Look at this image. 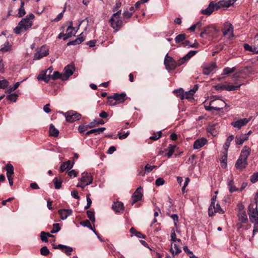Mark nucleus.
Returning a JSON list of instances; mask_svg holds the SVG:
<instances>
[{"instance_id":"nucleus-1","label":"nucleus","mask_w":258,"mask_h":258,"mask_svg":"<svg viewBox=\"0 0 258 258\" xmlns=\"http://www.w3.org/2000/svg\"><path fill=\"white\" fill-rule=\"evenodd\" d=\"M236 0H222L218 3L212 1L210 3L208 7L204 10H201V13L205 15L210 16L215 11L220 9H225L232 6Z\"/></svg>"},{"instance_id":"nucleus-29","label":"nucleus","mask_w":258,"mask_h":258,"mask_svg":"<svg viewBox=\"0 0 258 258\" xmlns=\"http://www.w3.org/2000/svg\"><path fill=\"white\" fill-rule=\"evenodd\" d=\"M85 40V38H84L83 36L82 35V33L78 36V37L73 41H71L67 43L68 45H77L81 43L83 41H84Z\"/></svg>"},{"instance_id":"nucleus-21","label":"nucleus","mask_w":258,"mask_h":258,"mask_svg":"<svg viewBox=\"0 0 258 258\" xmlns=\"http://www.w3.org/2000/svg\"><path fill=\"white\" fill-rule=\"evenodd\" d=\"M58 213L60 216L61 220L66 219L68 216L71 215L73 213V211L71 209H60L58 211Z\"/></svg>"},{"instance_id":"nucleus-43","label":"nucleus","mask_w":258,"mask_h":258,"mask_svg":"<svg viewBox=\"0 0 258 258\" xmlns=\"http://www.w3.org/2000/svg\"><path fill=\"white\" fill-rule=\"evenodd\" d=\"M241 86V84L238 86H233L230 85H225V90L228 91L237 90L240 88Z\"/></svg>"},{"instance_id":"nucleus-10","label":"nucleus","mask_w":258,"mask_h":258,"mask_svg":"<svg viewBox=\"0 0 258 258\" xmlns=\"http://www.w3.org/2000/svg\"><path fill=\"white\" fill-rule=\"evenodd\" d=\"M75 70V66L73 64H68L63 69L62 74V80H67L73 74Z\"/></svg>"},{"instance_id":"nucleus-24","label":"nucleus","mask_w":258,"mask_h":258,"mask_svg":"<svg viewBox=\"0 0 258 258\" xmlns=\"http://www.w3.org/2000/svg\"><path fill=\"white\" fill-rule=\"evenodd\" d=\"M250 148L245 146L243 148L239 157L247 161V158L250 154Z\"/></svg>"},{"instance_id":"nucleus-64","label":"nucleus","mask_w":258,"mask_h":258,"mask_svg":"<svg viewBox=\"0 0 258 258\" xmlns=\"http://www.w3.org/2000/svg\"><path fill=\"white\" fill-rule=\"evenodd\" d=\"M164 183V180L162 178H159L156 179L155 184L157 186H160Z\"/></svg>"},{"instance_id":"nucleus-22","label":"nucleus","mask_w":258,"mask_h":258,"mask_svg":"<svg viewBox=\"0 0 258 258\" xmlns=\"http://www.w3.org/2000/svg\"><path fill=\"white\" fill-rule=\"evenodd\" d=\"M207 142L208 141L205 138H201L197 139L195 141V149H198L202 148L207 144Z\"/></svg>"},{"instance_id":"nucleus-28","label":"nucleus","mask_w":258,"mask_h":258,"mask_svg":"<svg viewBox=\"0 0 258 258\" xmlns=\"http://www.w3.org/2000/svg\"><path fill=\"white\" fill-rule=\"evenodd\" d=\"M205 27L204 24L202 21H199L195 24V33L196 34V37L199 35V33L200 31L203 30V27Z\"/></svg>"},{"instance_id":"nucleus-14","label":"nucleus","mask_w":258,"mask_h":258,"mask_svg":"<svg viewBox=\"0 0 258 258\" xmlns=\"http://www.w3.org/2000/svg\"><path fill=\"white\" fill-rule=\"evenodd\" d=\"M222 32L224 36H228L229 37L233 36V28L232 24L229 22H226Z\"/></svg>"},{"instance_id":"nucleus-11","label":"nucleus","mask_w":258,"mask_h":258,"mask_svg":"<svg viewBox=\"0 0 258 258\" xmlns=\"http://www.w3.org/2000/svg\"><path fill=\"white\" fill-rule=\"evenodd\" d=\"M49 49L45 46H42L39 51L36 52L34 55V60H39L43 57L46 56L49 54Z\"/></svg>"},{"instance_id":"nucleus-41","label":"nucleus","mask_w":258,"mask_h":258,"mask_svg":"<svg viewBox=\"0 0 258 258\" xmlns=\"http://www.w3.org/2000/svg\"><path fill=\"white\" fill-rule=\"evenodd\" d=\"M5 168L7 171V176H12L14 173V167L12 164H8L6 165Z\"/></svg>"},{"instance_id":"nucleus-53","label":"nucleus","mask_w":258,"mask_h":258,"mask_svg":"<svg viewBox=\"0 0 258 258\" xmlns=\"http://www.w3.org/2000/svg\"><path fill=\"white\" fill-rule=\"evenodd\" d=\"M161 134V131H159L156 133H154L152 136L150 137V139L151 140L156 141L160 138Z\"/></svg>"},{"instance_id":"nucleus-20","label":"nucleus","mask_w":258,"mask_h":258,"mask_svg":"<svg viewBox=\"0 0 258 258\" xmlns=\"http://www.w3.org/2000/svg\"><path fill=\"white\" fill-rule=\"evenodd\" d=\"M247 164V160L239 157L236 162L235 167L237 169L242 170L246 167Z\"/></svg>"},{"instance_id":"nucleus-26","label":"nucleus","mask_w":258,"mask_h":258,"mask_svg":"<svg viewBox=\"0 0 258 258\" xmlns=\"http://www.w3.org/2000/svg\"><path fill=\"white\" fill-rule=\"evenodd\" d=\"M74 163L71 164V161L68 160L67 162H63L59 168V172H63L67 169H71L73 167Z\"/></svg>"},{"instance_id":"nucleus-32","label":"nucleus","mask_w":258,"mask_h":258,"mask_svg":"<svg viewBox=\"0 0 258 258\" xmlns=\"http://www.w3.org/2000/svg\"><path fill=\"white\" fill-rule=\"evenodd\" d=\"M105 130H106V128L104 127H101L98 128L92 129V130L89 131L88 132H87L86 133V135L88 136L91 134H95V135L100 134V133L103 132Z\"/></svg>"},{"instance_id":"nucleus-3","label":"nucleus","mask_w":258,"mask_h":258,"mask_svg":"<svg viewBox=\"0 0 258 258\" xmlns=\"http://www.w3.org/2000/svg\"><path fill=\"white\" fill-rule=\"evenodd\" d=\"M218 29L215 25L211 24L203 27V30L200 34L199 36L204 39H211L218 33Z\"/></svg>"},{"instance_id":"nucleus-4","label":"nucleus","mask_w":258,"mask_h":258,"mask_svg":"<svg viewBox=\"0 0 258 258\" xmlns=\"http://www.w3.org/2000/svg\"><path fill=\"white\" fill-rule=\"evenodd\" d=\"M121 10L117 11L113 14L110 18L109 22L111 27L116 32L122 26L123 22L120 16Z\"/></svg>"},{"instance_id":"nucleus-9","label":"nucleus","mask_w":258,"mask_h":258,"mask_svg":"<svg viewBox=\"0 0 258 258\" xmlns=\"http://www.w3.org/2000/svg\"><path fill=\"white\" fill-rule=\"evenodd\" d=\"M164 64L168 70L174 69L177 66V61L176 62L171 57L168 56V54H166L164 59Z\"/></svg>"},{"instance_id":"nucleus-27","label":"nucleus","mask_w":258,"mask_h":258,"mask_svg":"<svg viewBox=\"0 0 258 258\" xmlns=\"http://www.w3.org/2000/svg\"><path fill=\"white\" fill-rule=\"evenodd\" d=\"M37 79L39 80H43L45 82H48L51 79V76L48 75L45 72L42 71L38 76Z\"/></svg>"},{"instance_id":"nucleus-59","label":"nucleus","mask_w":258,"mask_h":258,"mask_svg":"<svg viewBox=\"0 0 258 258\" xmlns=\"http://www.w3.org/2000/svg\"><path fill=\"white\" fill-rule=\"evenodd\" d=\"M73 251V248L72 247H69L66 245V247H64L63 251L65 253L68 255H70L71 254V252Z\"/></svg>"},{"instance_id":"nucleus-44","label":"nucleus","mask_w":258,"mask_h":258,"mask_svg":"<svg viewBox=\"0 0 258 258\" xmlns=\"http://www.w3.org/2000/svg\"><path fill=\"white\" fill-rule=\"evenodd\" d=\"M25 11L24 9V2L21 1V6L19 9V16L20 17H23L25 14Z\"/></svg>"},{"instance_id":"nucleus-40","label":"nucleus","mask_w":258,"mask_h":258,"mask_svg":"<svg viewBox=\"0 0 258 258\" xmlns=\"http://www.w3.org/2000/svg\"><path fill=\"white\" fill-rule=\"evenodd\" d=\"M81 225L84 226V227H87L88 228H89L90 229H91V230L93 231V232L95 234H97V232H96V231L95 230V229H93V228H92L91 225V223L90 222V221L88 220H86L84 221H82L80 223Z\"/></svg>"},{"instance_id":"nucleus-56","label":"nucleus","mask_w":258,"mask_h":258,"mask_svg":"<svg viewBox=\"0 0 258 258\" xmlns=\"http://www.w3.org/2000/svg\"><path fill=\"white\" fill-rule=\"evenodd\" d=\"M252 183H255L258 181V172L254 173L250 177V179Z\"/></svg>"},{"instance_id":"nucleus-7","label":"nucleus","mask_w":258,"mask_h":258,"mask_svg":"<svg viewBox=\"0 0 258 258\" xmlns=\"http://www.w3.org/2000/svg\"><path fill=\"white\" fill-rule=\"evenodd\" d=\"M66 120L68 122H73L78 120L81 118V115L74 111H68L64 114Z\"/></svg>"},{"instance_id":"nucleus-5","label":"nucleus","mask_w":258,"mask_h":258,"mask_svg":"<svg viewBox=\"0 0 258 258\" xmlns=\"http://www.w3.org/2000/svg\"><path fill=\"white\" fill-rule=\"evenodd\" d=\"M226 104L225 102L220 99L213 100L210 101L209 106H205V109L208 111L212 110H220L222 109L224 106H226Z\"/></svg>"},{"instance_id":"nucleus-37","label":"nucleus","mask_w":258,"mask_h":258,"mask_svg":"<svg viewBox=\"0 0 258 258\" xmlns=\"http://www.w3.org/2000/svg\"><path fill=\"white\" fill-rule=\"evenodd\" d=\"M104 122L102 120H97L94 119L93 121L90 122L88 124V127L89 128L97 126L99 124H103Z\"/></svg>"},{"instance_id":"nucleus-23","label":"nucleus","mask_w":258,"mask_h":258,"mask_svg":"<svg viewBox=\"0 0 258 258\" xmlns=\"http://www.w3.org/2000/svg\"><path fill=\"white\" fill-rule=\"evenodd\" d=\"M194 56V50H190L187 54L177 60V65L179 66L183 64Z\"/></svg>"},{"instance_id":"nucleus-36","label":"nucleus","mask_w":258,"mask_h":258,"mask_svg":"<svg viewBox=\"0 0 258 258\" xmlns=\"http://www.w3.org/2000/svg\"><path fill=\"white\" fill-rule=\"evenodd\" d=\"M227 184L229 187V191L231 193L239 190L234 185V182L232 179L229 180Z\"/></svg>"},{"instance_id":"nucleus-48","label":"nucleus","mask_w":258,"mask_h":258,"mask_svg":"<svg viewBox=\"0 0 258 258\" xmlns=\"http://www.w3.org/2000/svg\"><path fill=\"white\" fill-rule=\"evenodd\" d=\"M21 82H18L16 83L14 86L13 87H10L7 90V92L9 93H12L13 91H15L16 89H17L19 85H20Z\"/></svg>"},{"instance_id":"nucleus-35","label":"nucleus","mask_w":258,"mask_h":258,"mask_svg":"<svg viewBox=\"0 0 258 258\" xmlns=\"http://www.w3.org/2000/svg\"><path fill=\"white\" fill-rule=\"evenodd\" d=\"M49 133L50 136L57 137L58 136L59 131L52 124H51L49 127Z\"/></svg>"},{"instance_id":"nucleus-45","label":"nucleus","mask_w":258,"mask_h":258,"mask_svg":"<svg viewBox=\"0 0 258 258\" xmlns=\"http://www.w3.org/2000/svg\"><path fill=\"white\" fill-rule=\"evenodd\" d=\"M18 97V95L16 93H12L7 96L6 98L8 100L15 102L17 100Z\"/></svg>"},{"instance_id":"nucleus-16","label":"nucleus","mask_w":258,"mask_h":258,"mask_svg":"<svg viewBox=\"0 0 258 258\" xmlns=\"http://www.w3.org/2000/svg\"><path fill=\"white\" fill-rule=\"evenodd\" d=\"M181 241L179 243L171 242L170 251L173 255H176L181 252Z\"/></svg>"},{"instance_id":"nucleus-58","label":"nucleus","mask_w":258,"mask_h":258,"mask_svg":"<svg viewBox=\"0 0 258 258\" xmlns=\"http://www.w3.org/2000/svg\"><path fill=\"white\" fill-rule=\"evenodd\" d=\"M175 148V146L170 145V146L169 147V148H168L169 150H168V152L167 153V156L168 158H170L172 155V154L174 151Z\"/></svg>"},{"instance_id":"nucleus-63","label":"nucleus","mask_w":258,"mask_h":258,"mask_svg":"<svg viewBox=\"0 0 258 258\" xmlns=\"http://www.w3.org/2000/svg\"><path fill=\"white\" fill-rule=\"evenodd\" d=\"M121 2H120L119 1L117 2L116 3L115 6L113 8L112 11L115 13L117 11H119L120 10H118V9L121 7Z\"/></svg>"},{"instance_id":"nucleus-39","label":"nucleus","mask_w":258,"mask_h":258,"mask_svg":"<svg viewBox=\"0 0 258 258\" xmlns=\"http://www.w3.org/2000/svg\"><path fill=\"white\" fill-rule=\"evenodd\" d=\"M173 93L176 96L180 98L181 100L184 99V92L182 88H179L173 91Z\"/></svg>"},{"instance_id":"nucleus-50","label":"nucleus","mask_w":258,"mask_h":258,"mask_svg":"<svg viewBox=\"0 0 258 258\" xmlns=\"http://www.w3.org/2000/svg\"><path fill=\"white\" fill-rule=\"evenodd\" d=\"M87 214L88 217L89 218L90 220H91L93 222H94L95 221L94 212L93 211L88 210L87 211Z\"/></svg>"},{"instance_id":"nucleus-30","label":"nucleus","mask_w":258,"mask_h":258,"mask_svg":"<svg viewBox=\"0 0 258 258\" xmlns=\"http://www.w3.org/2000/svg\"><path fill=\"white\" fill-rule=\"evenodd\" d=\"M238 217L239 220L242 223H245L247 221V217L246 212L243 210H239V211L238 213Z\"/></svg>"},{"instance_id":"nucleus-12","label":"nucleus","mask_w":258,"mask_h":258,"mask_svg":"<svg viewBox=\"0 0 258 258\" xmlns=\"http://www.w3.org/2000/svg\"><path fill=\"white\" fill-rule=\"evenodd\" d=\"M143 189L141 187L137 188L132 196L133 201L131 205L133 206L136 203L141 200L143 197Z\"/></svg>"},{"instance_id":"nucleus-34","label":"nucleus","mask_w":258,"mask_h":258,"mask_svg":"<svg viewBox=\"0 0 258 258\" xmlns=\"http://www.w3.org/2000/svg\"><path fill=\"white\" fill-rule=\"evenodd\" d=\"M184 99L189 101L194 99V89H190L189 91L184 92Z\"/></svg>"},{"instance_id":"nucleus-47","label":"nucleus","mask_w":258,"mask_h":258,"mask_svg":"<svg viewBox=\"0 0 258 258\" xmlns=\"http://www.w3.org/2000/svg\"><path fill=\"white\" fill-rule=\"evenodd\" d=\"M51 79L52 80H56L61 79L62 80V74H60L58 72H54L52 75L51 76Z\"/></svg>"},{"instance_id":"nucleus-60","label":"nucleus","mask_w":258,"mask_h":258,"mask_svg":"<svg viewBox=\"0 0 258 258\" xmlns=\"http://www.w3.org/2000/svg\"><path fill=\"white\" fill-rule=\"evenodd\" d=\"M90 194H88L87 195V205L85 206V209H88L91 206L92 204V201L90 198Z\"/></svg>"},{"instance_id":"nucleus-38","label":"nucleus","mask_w":258,"mask_h":258,"mask_svg":"<svg viewBox=\"0 0 258 258\" xmlns=\"http://www.w3.org/2000/svg\"><path fill=\"white\" fill-rule=\"evenodd\" d=\"M215 126V124H210L207 128V131L213 136H215L217 134V131L216 130Z\"/></svg>"},{"instance_id":"nucleus-42","label":"nucleus","mask_w":258,"mask_h":258,"mask_svg":"<svg viewBox=\"0 0 258 258\" xmlns=\"http://www.w3.org/2000/svg\"><path fill=\"white\" fill-rule=\"evenodd\" d=\"M171 241V242H180L181 240L176 237V234L174 230H173L170 234Z\"/></svg>"},{"instance_id":"nucleus-33","label":"nucleus","mask_w":258,"mask_h":258,"mask_svg":"<svg viewBox=\"0 0 258 258\" xmlns=\"http://www.w3.org/2000/svg\"><path fill=\"white\" fill-rule=\"evenodd\" d=\"M90 179H93L91 176L87 172H83L82 174V177L79 179V181L86 183L87 181H89Z\"/></svg>"},{"instance_id":"nucleus-6","label":"nucleus","mask_w":258,"mask_h":258,"mask_svg":"<svg viewBox=\"0 0 258 258\" xmlns=\"http://www.w3.org/2000/svg\"><path fill=\"white\" fill-rule=\"evenodd\" d=\"M248 215L250 221L254 224H258V210L257 206L253 208V205H250L248 207Z\"/></svg>"},{"instance_id":"nucleus-25","label":"nucleus","mask_w":258,"mask_h":258,"mask_svg":"<svg viewBox=\"0 0 258 258\" xmlns=\"http://www.w3.org/2000/svg\"><path fill=\"white\" fill-rule=\"evenodd\" d=\"M112 208L115 212H121L124 210L123 204L120 202H114Z\"/></svg>"},{"instance_id":"nucleus-2","label":"nucleus","mask_w":258,"mask_h":258,"mask_svg":"<svg viewBox=\"0 0 258 258\" xmlns=\"http://www.w3.org/2000/svg\"><path fill=\"white\" fill-rule=\"evenodd\" d=\"M34 18L33 14H30L25 18L23 19L18 24V25L14 29L16 34H20L21 32L26 31L31 27L33 22L32 20Z\"/></svg>"},{"instance_id":"nucleus-13","label":"nucleus","mask_w":258,"mask_h":258,"mask_svg":"<svg viewBox=\"0 0 258 258\" xmlns=\"http://www.w3.org/2000/svg\"><path fill=\"white\" fill-rule=\"evenodd\" d=\"M251 117L249 118H242L231 122V124L235 128L240 129L242 126L245 125L250 120Z\"/></svg>"},{"instance_id":"nucleus-55","label":"nucleus","mask_w":258,"mask_h":258,"mask_svg":"<svg viewBox=\"0 0 258 258\" xmlns=\"http://www.w3.org/2000/svg\"><path fill=\"white\" fill-rule=\"evenodd\" d=\"M9 82L7 80L0 81V89H5L9 85Z\"/></svg>"},{"instance_id":"nucleus-17","label":"nucleus","mask_w":258,"mask_h":258,"mask_svg":"<svg viewBox=\"0 0 258 258\" xmlns=\"http://www.w3.org/2000/svg\"><path fill=\"white\" fill-rule=\"evenodd\" d=\"M10 49V45L8 40L5 37H0V51L6 52Z\"/></svg>"},{"instance_id":"nucleus-49","label":"nucleus","mask_w":258,"mask_h":258,"mask_svg":"<svg viewBox=\"0 0 258 258\" xmlns=\"http://www.w3.org/2000/svg\"><path fill=\"white\" fill-rule=\"evenodd\" d=\"M90 180L89 181H87L86 183H84L82 182H80L77 184V187H80L84 189L85 187L87 185H90L92 183L93 179H89Z\"/></svg>"},{"instance_id":"nucleus-62","label":"nucleus","mask_w":258,"mask_h":258,"mask_svg":"<svg viewBox=\"0 0 258 258\" xmlns=\"http://www.w3.org/2000/svg\"><path fill=\"white\" fill-rule=\"evenodd\" d=\"M133 15V12H130L129 11H125L123 13V16L124 19L130 18Z\"/></svg>"},{"instance_id":"nucleus-8","label":"nucleus","mask_w":258,"mask_h":258,"mask_svg":"<svg viewBox=\"0 0 258 258\" xmlns=\"http://www.w3.org/2000/svg\"><path fill=\"white\" fill-rule=\"evenodd\" d=\"M209 216H212L215 213H219L220 214H223L224 211L221 208L218 203L216 204L213 202H211L208 209Z\"/></svg>"},{"instance_id":"nucleus-15","label":"nucleus","mask_w":258,"mask_h":258,"mask_svg":"<svg viewBox=\"0 0 258 258\" xmlns=\"http://www.w3.org/2000/svg\"><path fill=\"white\" fill-rule=\"evenodd\" d=\"M74 29H75V28L73 27V22L70 21V25L68 27L67 30V33L66 34L60 33L57 36V38L58 39H60L62 37L63 40H66L69 38L72 37V33H71V32H70V30H74Z\"/></svg>"},{"instance_id":"nucleus-31","label":"nucleus","mask_w":258,"mask_h":258,"mask_svg":"<svg viewBox=\"0 0 258 258\" xmlns=\"http://www.w3.org/2000/svg\"><path fill=\"white\" fill-rule=\"evenodd\" d=\"M248 140V136L246 135H243L240 136H236L235 143L236 145H242L243 142Z\"/></svg>"},{"instance_id":"nucleus-51","label":"nucleus","mask_w":258,"mask_h":258,"mask_svg":"<svg viewBox=\"0 0 258 258\" xmlns=\"http://www.w3.org/2000/svg\"><path fill=\"white\" fill-rule=\"evenodd\" d=\"M185 38V35L184 34H179L177 35L175 38V41L176 43H180V42L183 41Z\"/></svg>"},{"instance_id":"nucleus-61","label":"nucleus","mask_w":258,"mask_h":258,"mask_svg":"<svg viewBox=\"0 0 258 258\" xmlns=\"http://www.w3.org/2000/svg\"><path fill=\"white\" fill-rule=\"evenodd\" d=\"M88 128H89L88 127V124L86 126L83 125H80L78 127V131L80 133H83L85 131H86Z\"/></svg>"},{"instance_id":"nucleus-54","label":"nucleus","mask_w":258,"mask_h":258,"mask_svg":"<svg viewBox=\"0 0 258 258\" xmlns=\"http://www.w3.org/2000/svg\"><path fill=\"white\" fill-rule=\"evenodd\" d=\"M40 253L42 255L46 256L49 253V250L46 246H43L40 249Z\"/></svg>"},{"instance_id":"nucleus-52","label":"nucleus","mask_w":258,"mask_h":258,"mask_svg":"<svg viewBox=\"0 0 258 258\" xmlns=\"http://www.w3.org/2000/svg\"><path fill=\"white\" fill-rule=\"evenodd\" d=\"M60 230V225L58 223L54 224L53 225V228L50 231L51 233H55L58 232Z\"/></svg>"},{"instance_id":"nucleus-57","label":"nucleus","mask_w":258,"mask_h":258,"mask_svg":"<svg viewBox=\"0 0 258 258\" xmlns=\"http://www.w3.org/2000/svg\"><path fill=\"white\" fill-rule=\"evenodd\" d=\"M235 71V68H226L223 70V75H228L229 74L233 73Z\"/></svg>"},{"instance_id":"nucleus-46","label":"nucleus","mask_w":258,"mask_h":258,"mask_svg":"<svg viewBox=\"0 0 258 258\" xmlns=\"http://www.w3.org/2000/svg\"><path fill=\"white\" fill-rule=\"evenodd\" d=\"M53 182L55 189H59L61 187L62 181L60 179H58L57 177H55L53 179Z\"/></svg>"},{"instance_id":"nucleus-18","label":"nucleus","mask_w":258,"mask_h":258,"mask_svg":"<svg viewBox=\"0 0 258 258\" xmlns=\"http://www.w3.org/2000/svg\"><path fill=\"white\" fill-rule=\"evenodd\" d=\"M216 64L215 62H211L206 64L203 67V73L205 75H208L213 72L216 69Z\"/></svg>"},{"instance_id":"nucleus-19","label":"nucleus","mask_w":258,"mask_h":258,"mask_svg":"<svg viewBox=\"0 0 258 258\" xmlns=\"http://www.w3.org/2000/svg\"><path fill=\"white\" fill-rule=\"evenodd\" d=\"M126 94L124 93L120 94L115 93L113 96L108 97V99H114L118 103L123 102L125 100Z\"/></svg>"}]
</instances>
